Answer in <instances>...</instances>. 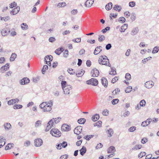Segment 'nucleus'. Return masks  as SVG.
<instances>
[{
  "label": "nucleus",
  "mask_w": 159,
  "mask_h": 159,
  "mask_svg": "<svg viewBox=\"0 0 159 159\" xmlns=\"http://www.w3.org/2000/svg\"><path fill=\"white\" fill-rule=\"evenodd\" d=\"M98 62L100 64L105 65L109 67L111 66L109 60L107 57L106 56H101L99 58Z\"/></svg>",
  "instance_id": "obj_1"
},
{
  "label": "nucleus",
  "mask_w": 159,
  "mask_h": 159,
  "mask_svg": "<svg viewBox=\"0 0 159 159\" xmlns=\"http://www.w3.org/2000/svg\"><path fill=\"white\" fill-rule=\"evenodd\" d=\"M50 134L52 136L59 137L61 136V132L57 129H52L50 131Z\"/></svg>",
  "instance_id": "obj_2"
},
{
  "label": "nucleus",
  "mask_w": 159,
  "mask_h": 159,
  "mask_svg": "<svg viewBox=\"0 0 159 159\" xmlns=\"http://www.w3.org/2000/svg\"><path fill=\"white\" fill-rule=\"evenodd\" d=\"M61 119V118L60 117L53 118L48 122V124L50 126H53L59 122Z\"/></svg>",
  "instance_id": "obj_3"
},
{
  "label": "nucleus",
  "mask_w": 159,
  "mask_h": 159,
  "mask_svg": "<svg viewBox=\"0 0 159 159\" xmlns=\"http://www.w3.org/2000/svg\"><path fill=\"white\" fill-rule=\"evenodd\" d=\"M86 83L88 84H92L93 86H95L98 84V80L95 78H91V79L87 80Z\"/></svg>",
  "instance_id": "obj_4"
},
{
  "label": "nucleus",
  "mask_w": 159,
  "mask_h": 159,
  "mask_svg": "<svg viewBox=\"0 0 159 159\" xmlns=\"http://www.w3.org/2000/svg\"><path fill=\"white\" fill-rule=\"evenodd\" d=\"M72 87L70 85H69L66 86L65 88H63V91L64 93L66 95H68L70 94V92L71 90Z\"/></svg>",
  "instance_id": "obj_5"
},
{
  "label": "nucleus",
  "mask_w": 159,
  "mask_h": 159,
  "mask_svg": "<svg viewBox=\"0 0 159 159\" xmlns=\"http://www.w3.org/2000/svg\"><path fill=\"white\" fill-rule=\"evenodd\" d=\"M30 80L27 77L24 78L20 81V83L22 85H25L30 82Z\"/></svg>",
  "instance_id": "obj_6"
},
{
  "label": "nucleus",
  "mask_w": 159,
  "mask_h": 159,
  "mask_svg": "<svg viewBox=\"0 0 159 159\" xmlns=\"http://www.w3.org/2000/svg\"><path fill=\"white\" fill-rule=\"evenodd\" d=\"M82 127L81 126H79L76 127L74 129V132L75 134L77 135H79L82 131Z\"/></svg>",
  "instance_id": "obj_7"
},
{
  "label": "nucleus",
  "mask_w": 159,
  "mask_h": 159,
  "mask_svg": "<svg viewBox=\"0 0 159 159\" xmlns=\"http://www.w3.org/2000/svg\"><path fill=\"white\" fill-rule=\"evenodd\" d=\"M43 140L40 139H36L34 141V145L36 147L40 146L43 144Z\"/></svg>",
  "instance_id": "obj_8"
},
{
  "label": "nucleus",
  "mask_w": 159,
  "mask_h": 159,
  "mask_svg": "<svg viewBox=\"0 0 159 159\" xmlns=\"http://www.w3.org/2000/svg\"><path fill=\"white\" fill-rule=\"evenodd\" d=\"M154 83L152 81H147L145 83V87L148 89L152 88L154 85Z\"/></svg>",
  "instance_id": "obj_9"
},
{
  "label": "nucleus",
  "mask_w": 159,
  "mask_h": 159,
  "mask_svg": "<svg viewBox=\"0 0 159 159\" xmlns=\"http://www.w3.org/2000/svg\"><path fill=\"white\" fill-rule=\"evenodd\" d=\"M99 71L98 70L94 69L92 70L91 72V76L93 77H97L99 75Z\"/></svg>",
  "instance_id": "obj_10"
},
{
  "label": "nucleus",
  "mask_w": 159,
  "mask_h": 159,
  "mask_svg": "<svg viewBox=\"0 0 159 159\" xmlns=\"http://www.w3.org/2000/svg\"><path fill=\"white\" fill-rule=\"evenodd\" d=\"M152 122V119L151 118H148L146 120L143 122L141 124V126L143 127L149 125Z\"/></svg>",
  "instance_id": "obj_11"
},
{
  "label": "nucleus",
  "mask_w": 159,
  "mask_h": 159,
  "mask_svg": "<svg viewBox=\"0 0 159 159\" xmlns=\"http://www.w3.org/2000/svg\"><path fill=\"white\" fill-rule=\"evenodd\" d=\"M19 101V100L17 98L12 99L8 101L7 104L9 105H12L15 103H18Z\"/></svg>",
  "instance_id": "obj_12"
},
{
  "label": "nucleus",
  "mask_w": 159,
  "mask_h": 159,
  "mask_svg": "<svg viewBox=\"0 0 159 159\" xmlns=\"http://www.w3.org/2000/svg\"><path fill=\"white\" fill-rule=\"evenodd\" d=\"M20 10V7H16L12 9V11L10 12V14L12 15H16L19 12Z\"/></svg>",
  "instance_id": "obj_13"
},
{
  "label": "nucleus",
  "mask_w": 159,
  "mask_h": 159,
  "mask_svg": "<svg viewBox=\"0 0 159 159\" xmlns=\"http://www.w3.org/2000/svg\"><path fill=\"white\" fill-rule=\"evenodd\" d=\"M102 47L101 46H98L95 49L94 54L95 55H97L102 50Z\"/></svg>",
  "instance_id": "obj_14"
},
{
  "label": "nucleus",
  "mask_w": 159,
  "mask_h": 159,
  "mask_svg": "<svg viewBox=\"0 0 159 159\" xmlns=\"http://www.w3.org/2000/svg\"><path fill=\"white\" fill-rule=\"evenodd\" d=\"M94 2V0H87L85 3V5L86 7H90L93 4Z\"/></svg>",
  "instance_id": "obj_15"
},
{
  "label": "nucleus",
  "mask_w": 159,
  "mask_h": 159,
  "mask_svg": "<svg viewBox=\"0 0 159 159\" xmlns=\"http://www.w3.org/2000/svg\"><path fill=\"white\" fill-rule=\"evenodd\" d=\"M139 31V28L137 27L134 28L131 32V34L132 35H134L138 33Z\"/></svg>",
  "instance_id": "obj_16"
},
{
  "label": "nucleus",
  "mask_w": 159,
  "mask_h": 159,
  "mask_svg": "<svg viewBox=\"0 0 159 159\" xmlns=\"http://www.w3.org/2000/svg\"><path fill=\"white\" fill-rule=\"evenodd\" d=\"M106 133L108 134V137H111L114 133V131L111 128H109L108 130H107L106 131Z\"/></svg>",
  "instance_id": "obj_17"
},
{
  "label": "nucleus",
  "mask_w": 159,
  "mask_h": 159,
  "mask_svg": "<svg viewBox=\"0 0 159 159\" xmlns=\"http://www.w3.org/2000/svg\"><path fill=\"white\" fill-rule=\"evenodd\" d=\"M101 81L103 85L106 87L107 86V80L106 79L104 78H102L101 79Z\"/></svg>",
  "instance_id": "obj_18"
},
{
  "label": "nucleus",
  "mask_w": 159,
  "mask_h": 159,
  "mask_svg": "<svg viewBox=\"0 0 159 159\" xmlns=\"http://www.w3.org/2000/svg\"><path fill=\"white\" fill-rule=\"evenodd\" d=\"M51 105H46L44 109H43V111L44 112H49L52 109V106Z\"/></svg>",
  "instance_id": "obj_19"
},
{
  "label": "nucleus",
  "mask_w": 159,
  "mask_h": 159,
  "mask_svg": "<svg viewBox=\"0 0 159 159\" xmlns=\"http://www.w3.org/2000/svg\"><path fill=\"white\" fill-rule=\"evenodd\" d=\"M9 63H7L5 66H2L1 69L2 72H4L8 69L9 67Z\"/></svg>",
  "instance_id": "obj_20"
},
{
  "label": "nucleus",
  "mask_w": 159,
  "mask_h": 159,
  "mask_svg": "<svg viewBox=\"0 0 159 159\" xmlns=\"http://www.w3.org/2000/svg\"><path fill=\"white\" fill-rule=\"evenodd\" d=\"M128 25L126 24H124L120 29V31L121 32H124L125 30L127 28Z\"/></svg>",
  "instance_id": "obj_21"
},
{
  "label": "nucleus",
  "mask_w": 159,
  "mask_h": 159,
  "mask_svg": "<svg viewBox=\"0 0 159 159\" xmlns=\"http://www.w3.org/2000/svg\"><path fill=\"white\" fill-rule=\"evenodd\" d=\"M86 148L84 146H83L82 148L80 150V154L82 156H83L84 155V154L86 153Z\"/></svg>",
  "instance_id": "obj_22"
},
{
  "label": "nucleus",
  "mask_w": 159,
  "mask_h": 159,
  "mask_svg": "<svg viewBox=\"0 0 159 159\" xmlns=\"http://www.w3.org/2000/svg\"><path fill=\"white\" fill-rule=\"evenodd\" d=\"M116 151L115 148L114 146H111L108 149L107 152L108 153H113Z\"/></svg>",
  "instance_id": "obj_23"
},
{
  "label": "nucleus",
  "mask_w": 159,
  "mask_h": 159,
  "mask_svg": "<svg viewBox=\"0 0 159 159\" xmlns=\"http://www.w3.org/2000/svg\"><path fill=\"white\" fill-rule=\"evenodd\" d=\"M63 51V48H59L57 49L55 51V53L57 55H60V54Z\"/></svg>",
  "instance_id": "obj_24"
},
{
  "label": "nucleus",
  "mask_w": 159,
  "mask_h": 159,
  "mask_svg": "<svg viewBox=\"0 0 159 159\" xmlns=\"http://www.w3.org/2000/svg\"><path fill=\"white\" fill-rule=\"evenodd\" d=\"M112 6V3L111 2H110L106 5L105 8L107 10L109 11L111 9Z\"/></svg>",
  "instance_id": "obj_25"
},
{
  "label": "nucleus",
  "mask_w": 159,
  "mask_h": 159,
  "mask_svg": "<svg viewBox=\"0 0 159 159\" xmlns=\"http://www.w3.org/2000/svg\"><path fill=\"white\" fill-rule=\"evenodd\" d=\"M99 118V116L98 114H96L92 117V120L94 121L97 120Z\"/></svg>",
  "instance_id": "obj_26"
},
{
  "label": "nucleus",
  "mask_w": 159,
  "mask_h": 159,
  "mask_svg": "<svg viewBox=\"0 0 159 159\" xmlns=\"http://www.w3.org/2000/svg\"><path fill=\"white\" fill-rule=\"evenodd\" d=\"M4 127L6 130H9L11 129V125L10 123H6L4 124Z\"/></svg>",
  "instance_id": "obj_27"
},
{
  "label": "nucleus",
  "mask_w": 159,
  "mask_h": 159,
  "mask_svg": "<svg viewBox=\"0 0 159 159\" xmlns=\"http://www.w3.org/2000/svg\"><path fill=\"white\" fill-rule=\"evenodd\" d=\"M61 129L64 131H67L69 130V126L66 124H64L61 126Z\"/></svg>",
  "instance_id": "obj_28"
},
{
  "label": "nucleus",
  "mask_w": 159,
  "mask_h": 159,
  "mask_svg": "<svg viewBox=\"0 0 159 159\" xmlns=\"http://www.w3.org/2000/svg\"><path fill=\"white\" fill-rule=\"evenodd\" d=\"M111 71L109 73V74L111 75H115L116 74V69L114 67L111 68Z\"/></svg>",
  "instance_id": "obj_29"
},
{
  "label": "nucleus",
  "mask_w": 159,
  "mask_h": 159,
  "mask_svg": "<svg viewBox=\"0 0 159 159\" xmlns=\"http://www.w3.org/2000/svg\"><path fill=\"white\" fill-rule=\"evenodd\" d=\"M8 32L10 33L11 35L12 36H14L16 34V32L14 28L11 29L10 31L9 30Z\"/></svg>",
  "instance_id": "obj_30"
},
{
  "label": "nucleus",
  "mask_w": 159,
  "mask_h": 159,
  "mask_svg": "<svg viewBox=\"0 0 159 159\" xmlns=\"http://www.w3.org/2000/svg\"><path fill=\"white\" fill-rule=\"evenodd\" d=\"M14 145V144L13 143H8L5 149L7 150L10 149L11 148L13 147Z\"/></svg>",
  "instance_id": "obj_31"
},
{
  "label": "nucleus",
  "mask_w": 159,
  "mask_h": 159,
  "mask_svg": "<svg viewBox=\"0 0 159 159\" xmlns=\"http://www.w3.org/2000/svg\"><path fill=\"white\" fill-rule=\"evenodd\" d=\"M8 33V32L7 31L6 28L2 29L1 32V34L3 36H6L7 34Z\"/></svg>",
  "instance_id": "obj_32"
},
{
  "label": "nucleus",
  "mask_w": 159,
  "mask_h": 159,
  "mask_svg": "<svg viewBox=\"0 0 159 159\" xmlns=\"http://www.w3.org/2000/svg\"><path fill=\"white\" fill-rule=\"evenodd\" d=\"M86 121V120L84 118H80L78 120L77 122L78 123L81 124H84Z\"/></svg>",
  "instance_id": "obj_33"
},
{
  "label": "nucleus",
  "mask_w": 159,
  "mask_h": 159,
  "mask_svg": "<svg viewBox=\"0 0 159 159\" xmlns=\"http://www.w3.org/2000/svg\"><path fill=\"white\" fill-rule=\"evenodd\" d=\"M48 59L49 60V61H52L53 59L52 56L51 55L49 56L47 55L45 56L44 58V60H46Z\"/></svg>",
  "instance_id": "obj_34"
},
{
  "label": "nucleus",
  "mask_w": 159,
  "mask_h": 159,
  "mask_svg": "<svg viewBox=\"0 0 159 159\" xmlns=\"http://www.w3.org/2000/svg\"><path fill=\"white\" fill-rule=\"evenodd\" d=\"M21 29L23 30H25L27 29L28 25L26 23H23L21 25Z\"/></svg>",
  "instance_id": "obj_35"
},
{
  "label": "nucleus",
  "mask_w": 159,
  "mask_h": 159,
  "mask_svg": "<svg viewBox=\"0 0 159 159\" xmlns=\"http://www.w3.org/2000/svg\"><path fill=\"white\" fill-rule=\"evenodd\" d=\"M17 55L15 53H12L11 57L10 59L11 61H13L16 58Z\"/></svg>",
  "instance_id": "obj_36"
},
{
  "label": "nucleus",
  "mask_w": 159,
  "mask_h": 159,
  "mask_svg": "<svg viewBox=\"0 0 159 159\" xmlns=\"http://www.w3.org/2000/svg\"><path fill=\"white\" fill-rule=\"evenodd\" d=\"M113 8L114 10L118 11L119 12L120 11L121 9L120 6H119L118 5H115V7H113Z\"/></svg>",
  "instance_id": "obj_37"
},
{
  "label": "nucleus",
  "mask_w": 159,
  "mask_h": 159,
  "mask_svg": "<svg viewBox=\"0 0 159 159\" xmlns=\"http://www.w3.org/2000/svg\"><path fill=\"white\" fill-rule=\"evenodd\" d=\"M159 50V47L158 46H156L153 48L152 52L153 54L156 53L158 52Z\"/></svg>",
  "instance_id": "obj_38"
},
{
  "label": "nucleus",
  "mask_w": 159,
  "mask_h": 159,
  "mask_svg": "<svg viewBox=\"0 0 159 159\" xmlns=\"http://www.w3.org/2000/svg\"><path fill=\"white\" fill-rule=\"evenodd\" d=\"M42 123V121L40 120H38L36 121L34 125L35 127H38L39 125H41Z\"/></svg>",
  "instance_id": "obj_39"
},
{
  "label": "nucleus",
  "mask_w": 159,
  "mask_h": 159,
  "mask_svg": "<svg viewBox=\"0 0 159 159\" xmlns=\"http://www.w3.org/2000/svg\"><path fill=\"white\" fill-rule=\"evenodd\" d=\"M151 58L152 57H149L144 58L142 60V62L143 64H145L147 61L151 60Z\"/></svg>",
  "instance_id": "obj_40"
},
{
  "label": "nucleus",
  "mask_w": 159,
  "mask_h": 159,
  "mask_svg": "<svg viewBox=\"0 0 159 159\" xmlns=\"http://www.w3.org/2000/svg\"><path fill=\"white\" fill-rule=\"evenodd\" d=\"M105 37L103 35L99 36L98 40L99 42H102L105 39Z\"/></svg>",
  "instance_id": "obj_41"
},
{
  "label": "nucleus",
  "mask_w": 159,
  "mask_h": 159,
  "mask_svg": "<svg viewBox=\"0 0 159 159\" xmlns=\"http://www.w3.org/2000/svg\"><path fill=\"white\" fill-rule=\"evenodd\" d=\"M142 147L141 145H137L134 146V147L132 148V150H136L140 149Z\"/></svg>",
  "instance_id": "obj_42"
},
{
  "label": "nucleus",
  "mask_w": 159,
  "mask_h": 159,
  "mask_svg": "<svg viewBox=\"0 0 159 159\" xmlns=\"http://www.w3.org/2000/svg\"><path fill=\"white\" fill-rule=\"evenodd\" d=\"M119 101V100L118 99L116 98L114 99L113 100H112L111 101V102L112 104L114 105L118 103Z\"/></svg>",
  "instance_id": "obj_43"
},
{
  "label": "nucleus",
  "mask_w": 159,
  "mask_h": 159,
  "mask_svg": "<svg viewBox=\"0 0 159 159\" xmlns=\"http://www.w3.org/2000/svg\"><path fill=\"white\" fill-rule=\"evenodd\" d=\"M48 66L47 65H44L43 66V68L42 70V72L43 74H44L46 70L48 69Z\"/></svg>",
  "instance_id": "obj_44"
},
{
  "label": "nucleus",
  "mask_w": 159,
  "mask_h": 159,
  "mask_svg": "<svg viewBox=\"0 0 159 159\" xmlns=\"http://www.w3.org/2000/svg\"><path fill=\"white\" fill-rule=\"evenodd\" d=\"M84 70L81 71V72H79L78 73H76V75L77 77H80L82 76L84 74Z\"/></svg>",
  "instance_id": "obj_45"
},
{
  "label": "nucleus",
  "mask_w": 159,
  "mask_h": 159,
  "mask_svg": "<svg viewBox=\"0 0 159 159\" xmlns=\"http://www.w3.org/2000/svg\"><path fill=\"white\" fill-rule=\"evenodd\" d=\"M22 106L21 105H15L13 106V108L15 109H20L22 108Z\"/></svg>",
  "instance_id": "obj_46"
},
{
  "label": "nucleus",
  "mask_w": 159,
  "mask_h": 159,
  "mask_svg": "<svg viewBox=\"0 0 159 159\" xmlns=\"http://www.w3.org/2000/svg\"><path fill=\"white\" fill-rule=\"evenodd\" d=\"M132 89V86H129L125 90V91L126 93H129L131 91Z\"/></svg>",
  "instance_id": "obj_47"
},
{
  "label": "nucleus",
  "mask_w": 159,
  "mask_h": 159,
  "mask_svg": "<svg viewBox=\"0 0 159 159\" xmlns=\"http://www.w3.org/2000/svg\"><path fill=\"white\" fill-rule=\"evenodd\" d=\"M46 106V103L45 102H43L39 105V107L41 109H44Z\"/></svg>",
  "instance_id": "obj_48"
},
{
  "label": "nucleus",
  "mask_w": 159,
  "mask_h": 159,
  "mask_svg": "<svg viewBox=\"0 0 159 159\" xmlns=\"http://www.w3.org/2000/svg\"><path fill=\"white\" fill-rule=\"evenodd\" d=\"M146 103V102L143 99L140 101L139 102V104L142 107H143L145 106Z\"/></svg>",
  "instance_id": "obj_49"
},
{
  "label": "nucleus",
  "mask_w": 159,
  "mask_h": 159,
  "mask_svg": "<svg viewBox=\"0 0 159 159\" xmlns=\"http://www.w3.org/2000/svg\"><path fill=\"white\" fill-rule=\"evenodd\" d=\"M81 38H79L75 39H73L72 41L75 43H80L81 42Z\"/></svg>",
  "instance_id": "obj_50"
},
{
  "label": "nucleus",
  "mask_w": 159,
  "mask_h": 159,
  "mask_svg": "<svg viewBox=\"0 0 159 159\" xmlns=\"http://www.w3.org/2000/svg\"><path fill=\"white\" fill-rule=\"evenodd\" d=\"M102 122L101 121H98L97 122L95 123L94 125L95 126H98V127H100L101 125Z\"/></svg>",
  "instance_id": "obj_51"
},
{
  "label": "nucleus",
  "mask_w": 159,
  "mask_h": 159,
  "mask_svg": "<svg viewBox=\"0 0 159 159\" xmlns=\"http://www.w3.org/2000/svg\"><path fill=\"white\" fill-rule=\"evenodd\" d=\"M136 127L135 126H132L128 130L130 132H133L136 130Z\"/></svg>",
  "instance_id": "obj_52"
},
{
  "label": "nucleus",
  "mask_w": 159,
  "mask_h": 159,
  "mask_svg": "<svg viewBox=\"0 0 159 159\" xmlns=\"http://www.w3.org/2000/svg\"><path fill=\"white\" fill-rule=\"evenodd\" d=\"M17 5V3L15 2H12L11 4L10 5V8H12L14 7H16Z\"/></svg>",
  "instance_id": "obj_53"
},
{
  "label": "nucleus",
  "mask_w": 159,
  "mask_h": 159,
  "mask_svg": "<svg viewBox=\"0 0 159 159\" xmlns=\"http://www.w3.org/2000/svg\"><path fill=\"white\" fill-rule=\"evenodd\" d=\"M118 21L122 23H123L125 22V19L124 17H120Z\"/></svg>",
  "instance_id": "obj_54"
},
{
  "label": "nucleus",
  "mask_w": 159,
  "mask_h": 159,
  "mask_svg": "<svg viewBox=\"0 0 159 159\" xmlns=\"http://www.w3.org/2000/svg\"><path fill=\"white\" fill-rule=\"evenodd\" d=\"M61 84L62 89H63V88H65L66 86H67L66 85V82L65 81H62Z\"/></svg>",
  "instance_id": "obj_55"
},
{
  "label": "nucleus",
  "mask_w": 159,
  "mask_h": 159,
  "mask_svg": "<svg viewBox=\"0 0 159 159\" xmlns=\"http://www.w3.org/2000/svg\"><path fill=\"white\" fill-rule=\"evenodd\" d=\"M125 78L127 80H129L131 79V75L129 73H127L126 74Z\"/></svg>",
  "instance_id": "obj_56"
},
{
  "label": "nucleus",
  "mask_w": 159,
  "mask_h": 159,
  "mask_svg": "<svg viewBox=\"0 0 159 159\" xmlns=\"http://www.w3.org/2000/svg\"><path fill=\"white\" fill-rule=\"evenodd\" d=\"M108 111L107 109L104 110L102 112L103 115L107 116L108 114Z\"/></svg>",
  "instance_id": "obj_57"
},
{
  "label": "nucleus",
  "mask_w": 159,
  "mask_h": 159,
  "mask_svg": "<svg viewBox=\"0 0 159 159\" xmlns=\"http://www.w3.org/2000/svg\"><path fill=\"white\" fill-rule=\"evenodd\" d=\"M61 146H62L63 148H66L67 145V143L66 142L64 141L61 143Z\"/></svg>",
  "instance_id": "obj_58"
},
{
  "label": "nucleus",
  "mask_w": 159,
  "mask_h": 159,
  "mask_svg": "<svg viewBox=\"0 0 159 159\" xmlns=\"http://www.w3.org/2000/svg\"><path fill=\"white\" fill-rule=\"evenodd\" d=\"M135 5V2L134 1L130 2L129 3V6L131 7H133Z\"/></svg>",
  "instance_id": "obj_59"
},
{
  "label": "nucleus",
  "mask_w": 159,
  "mask_h": 159,
  "mask_svg": "<svg viewBox=\"0 0 159 159\" xmlns=\"http://www.w3.org/2000/svg\"><path fill=\"white\" fill-rule=\"evenodd\" d=\"M39 80V77L38 76L36 77L33 78V81L35 83H37Z\"/></svg>",
  "instance_id": "obj_60"
},
{
  "label": "nucleus",
  "mask_w": 159,
  "mask_h": 159,
  "mask_svg": "<svg viewBox=\"0 0 159 159\" xmlns=\"http://www.w3.org/2000/svg\"><path fill=\"white\" fill-rule=\"evenodd\" d=\"M146 154V153L144 152H140L138 155L139 158H142L143 156H145Z\"/></svg>",
  "instance_id": "obj_61"
},
{
  "label": "nucleus",
  "mask_w": 159,
  "mask_h": 159,
  "mask_svg": "<svg viewBox=\"0 0 159 159\" xmlns=\"http://www.w3.org/2000/svg\"><path fill=\"white\" fill-rule=\"evenodd\" d=\"M110 29V27H107L105 28L104 29L102 30V32L103 33H105L107 31L109 30Z\"/></svg>",
  "instance_id": "obj_62"
},
{
  "label": "nucleus",
  "mask_w": 159,
  "mask_h": 159,
  "mask_svg": "<svg viewBox=\"0 0 159 159\" xmlns=\"http://www.w3.org/2000/svg\"><path fill=\"white\" fill-rule=\"evenodd\" d=\"M64 57H67V55L68 54V51L67 49H66L65 50L64 52H63Z\"/></svg>",
  "instance_id": "obj_63"
},
{
  "label": "nucleus",
  "mask_w": 159,
  "mask_h": 159,
  "mask_svg": "<svg viewBox=\"0 0 159 159\" xmlns=\"http://www.w3.org/2000/svg\"><path fill=\"white\" fill-rule=\"evenodd\" d=\"M111 44L108 43L106 45L105 48L107 50H108L111 48Z\"/></svg>",
  "instance_id": "obj_64"
}]
</instances>
